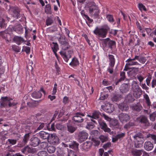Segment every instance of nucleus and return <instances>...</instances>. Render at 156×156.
<instances>
[{"label": "nucleus", "instance_id": "f257e3e1", "mask_svg": "<svg viewBox=\"0 0 156 156\" xmlns=\"http://www.w3.org/2000/svg\"><path fill=\"white\" fill-rule=\"evenodd\" d=\"M108 29L109 27L107 26L96 27L93 31V33L99 37L104 38L106 37Z\"/></svg>", "mask_w": 156, "mask_h": 156}, {"label": "nucleus", "instance_id": "f03ea898", "mask_svg": "<svg viewBox=\"0 0 156 156\" xmlns=\"http://www.w3.org/2000/svg\"><path fill=\"white\" fill-rule=\"evenodd\" d=\"M12 99H10L7 97H2L1 100L0 101V107L1 108L5 107L8 105L9 107L14 106L16 103L12 101Z\"/></svg>", "mask_w": 156, "mask_h": 156}, {"label": "nucleus", "instance_id": "7ed1b4c3", "mask_svg": "<svg viewBox=\"0 0 156 156\" xmlns=\"http://www.w3.org/2000/svg\"><path fill=\"white\" fill-rule=\"evenodd\" d=\"M89 11L90 13L95 17H97L99 14V10L98 7L94 2H92L90 3L89 7Z\"/></svg>", "mask_w": 156, "mask_h": 156}, {"label": "nucleus", "instance_id": "20e7f679", "mask_svg": "<svg viewBox=\"0 0 156 156\" xmlns=\"http://www.w3.org/2000/svg\"><path fill=\"white\" fill-rule=\"evenodd\" d=\"M85 114L80 112H77L72 117V119L75 122L81 123L84 121L83 117L85 116Z\"/></svg>", "mask_w": 156, "mask_h": 156}, {"label": "nucleus", "instance_id": "39448f33", "mask_svg": "<svg viewBox=\"0 0 156 156\" xmlns=\"http://www.w3.org/2000/svg\"><path fill=\"white\" fill-rule=\"evenodd\" d=\"M50 144L54 145H57L59 143V139L55 134H52L49 136L48 139Z\"/></svg>", "mask_w": 156, "mask_h": 156}, {"label": "nucleus", "instance_id": "423d86ee", "mask_svg": "<svg viewBox=\"0 0 156 156\" xmlns=\"http://www.w3.org/2000/svg\"><path fill=\"white\" fill-rule=\"evenodd\" d=\"M134 139L135 146L136 148H139L142 147L143 145V141L141 140V138L137 134L133 136Z\"/></svg>", "mask_w": 156, "mask_h": 156}, {"label": "nucleus", "instance_id": "0eeeda50", "mask_svg": "<svg viewBox=\"0 0 156 156\" xmlns=\"http://www.w3.org/2000/svg\"><path fill=\"white\" fill-rule=\"evenodd\" d=\"M73 52L71 51H68L66 52L61 51L60 54L64 60L68 62L69 59L71 57Z\"/></svg>", "mask_w": 156, "mask_h": 156}, {"label": "nucleus", "instance_id": "6e6552de", "mask_svg": "<svg viewBox=\"0 0 156 156\" xmlns=\"http://www.w3.org/2000/svg\"><path fill=\"white\" fill-rule=\"evenodd\" d=\"M119 117L120 121L122 123L126 122L130 119L129 116L127 114L124 113L119 114Z\"/></svg>", "mask_w": 156, "mask_h": 156}, {"label": "nucleus", "instance_id": "1a4fd4ad", "mask_svg": "<svg viewBox=\"0 0 156 156\" xmlns=\"http://www.w3.org/2000/svg\"><path fill=\"white\" fill-rule=\"evenodd\" d=\"M88 133L85 131H82L79 133L78 135L79 140L81 142L84 141L88 138Z\"/></svg>", "mask_w": 156, "mask_h": 156}, {"label": "nucleus", "instance_id": "9d476101", "mask_svg": "<svg viewBox=\"0 0 156 156\" xmlns=\"http://www.w3.org/2000/svg\"><path fill=\"white\" fill-rule=\"evenodd\" d=\"M138 121L140 122L145 126L144 128H146L150 125L149 123L147 120V118L144 116H142L137 119Z\"/></svg>", "mask_w": 156, "mask_h": 156}, {"label": "nucleus", "instance_id": "9b49d317", "mask_svg": "<svg viewBox=\"0 0 156 156\" xmlns=\"http://www.w3.org/2000/svg\"><path fill=\"white\" fill-rule=\"evenodd\" d=\"M98 122L99 124L101 127V128L105 132L109 133L110 134H111L112 133H110L111 129L107 127L106 124L103 121L101 120H98Z\"/></svg>", "mask_w": 156, "mask_h": 156}, {"label": "nucleus", "instance_id": "f8f14e48", "mask_svg": "<svg viewBox=\"0 0 156 156\" xmlns=\"http://www.w3.org/2000/svg\"><path fill=\"white\" fill-rule=\"evenodd\" d=\"M41 92H43L44 94H45V92L42 88H41L40 91H35L31 94L32 97L35 98H41L42 96Z\"/></svg>", "mask_w": 156, "mask_h": 156}, {"label": "nucleus", "instance_id": "ddd939ff", "mask_svg": "<svg viewBox=\"0 0 156 156\" xmlns=\"http://www.w3.org/2000/svg\"><path fill=\"white\" fill-rule=\"evenodd\" d=\"M110 126L113 129L118 128L119 127L118 121L116 119H112L109 122Z\"/></svg>", "mask_w": 156, "mask_h": 156}, {"label": "nucleus", "instance_id": "4468645a", "mask_svg": "<svg viewBox=\"0 0 156 156\" xmlns=\"http://www.w3.org/2000/svg\"><path fill=\"white\" fill-rule=\"evenodd\" d=\"M144 147L147 151H150L153 148V145L151 142L146 141L144 144Z\"/></svg>", "mask_w": 156, "mask_h": 156}, {"label": "nucleus", "instance_id": "2eb2a0df", "mask_svg": "<svg viewBox=\"0 0 156 156\" xmlns=\"http://www.w3.org/2000/svg\"><path fill=\"white\" fill-rule=\"evenodd\" d=\"M39 142L40 140L37 137H33L30 139V144L34 147H36L39 144Z\"/></svg>", "mask_w": 156, "mask_h": 156}, {"label": "nucleus", "instance_id": "dca6fc26", "mask_svg": "<svg viewBox=\"0 0 156 156\" xmlns=\"http://www.w3.org/2000/svg\"><path fill=\"white\" fill-rule=\"evenodd\" d=\"M100 113L98 112H94L92 115H88L87 116L90 118V120L94 122H95V121L93 120V119H96L98 118L100 115Z\"/></svg>", "mask_w": 156, "mask_h": 156}, {"label": "nucleus", "instance_id": "f3484780", "mask_svg": "<svg viewBox=\"0 0 156 156\" xmlns=\"http://www.w3.org/2000/svg\"><path fill=\"white\" fill-rule=\"evenodd\" d=\"M103 109L105 112L108 113L112 112L114 110L113 105L109 104H108L106 106H105Z\"/></svg>", "mask_w": 156, "mask_h": 156}, {"label": "nucleus", "instance_id": "a211bd4d", "mask_svg": "<svg viewBox=\"0 0 156 156\" xmlns=\"http://www.w3.org/2000/svg\"><path fill=\"white\" fill-rule=\"evenodd\" d=\"M125 135V133H120L116 136H113L112 137V142H115L117 141L119 139L122 138L124 137Z\"/></svg>", "mask_w": 156, "mask_h": 156}, {"label": "nucleus", "instance_id": "6ab92c4d", "mask_svg": "<svg viewBox=\"0 0 156 156\" xmlns=\"http://www.w3.org/2000/svg\"><path fill=\"white\" fill-rule=\"evenodd\" d=\"M13 30L18 34H20L23 31V27L20 24L16 25L13 28Z\"/></svg>", "mask_w": 156, "mask_h": 156}, {"label": "nucleus", "instance_id": "aec40b11", "mask_svg": "<svg viewBox=\"0 0 156 156\" xmlns=\"http://www.w3.org/2000/svg\"><path fill=\"white\" fill-rule=\"evenodd\" d=\"M39 136L42 139H46L48 138L50 135L48 133L43 131L40 132L38 134Z\"/></svg>", "mask_w": 156, "mask_h": 156}, {"label": "nucleus", "instance_id": "412c9836", "mask_svg": "<svg viewBox=\"0 0 156 156\" xmlns=\"http://www.w3.org/2000/svg\"><path fill=\"white\" fill-rule=\"evenodd\" d=\"M143 151L142 150L134 149L131 151V153L134 156H140L142 154Z\"/></svg>", "mask_w": 156, "mask_h": 156}, {"label": "nucleus", "instance_id": "4be33fe9", "mask_svg": "<svg viewBox=\"0 0 156 156\" xmlns=\"http://www.w3.org/2000/svg\"><path fill=\"white\" fill-rule=\"evenodd\" d=\"M130 107L132 110L138 112L140 111L142 109V107L141 105L139 104H138L137 105H131Z\"/></svg>", "mask_w": 156, "mask_h": 156}, {"label": "nucleus", "instance_id": "5701e85b", "mask_svg": "<svg viewBox=\"0 0 156 156\" xmlns=\"http://www.w3.org/2000/svg\"><path fill=\"white\" fill-rule=\"evenodd\" d=\"M109 59L110 61L109 65L111 67H113L115 62V59L114 56L112 55H108Z\"/></svg>", "mask_w": 156, "mask_h": 156}, {"label": "nucleus", "instance_id": "b1692460", "mask_svg": "<svg viewBox=\"0 0 156 156\" xmlns=\"http://www.w3.org/2000/svg\"><path fill=\"white\" fill-rule=\"evenodd\" d=\"M133 96L136 98H139L142 94V90L141 89L132 91Z\"/></svg>", "mask_w": 156, "mask_h": 156}, {"label": "nucleus", "instance_id": "393cba45", "mask_svg": "<svg viewBox=\"0 0 156 156\" xmlns=\"http://www.w3.org/2000/svg\"><path fill=\"white\" fill-rule=\"evenodd\" d=\"M129 89V85L126 84H123L120 87V90L122 92L126 93L128 91Z\"/></svg>", "mask_w": 156, "mask_h": 156}, {"label": "nucleus", "instance_id": "a878e982", "mask_svg": "<svg viewBox=\"0 0 156 156\" xmlns=\"http://www.w3.org/2000/svg\"><path fill=\"white\" fill-rule=\"evenodd\" d=\"M119 108L122 111L127 110L129 109L128 105L125 103H122L119 105Z\"/></svg>", "mask_w": 156, "mask_h": 156}, {"label": "nucleus", "instance_id": "bb28decb", "mask_svg": "<svg viewBox=\"0 0 156 156\" xmlns=\"http://www.w3.org/2000/svg\"><path fill=\"white\" fill-rule=\"evenodd\" d=\"M14 41L18 45L20 44L23 41V38L20 37L15 36L14 38Z\"/></svg>", "mask_w": 156, "mask_h": 156}, {"label": "nucleus", "instance_id": "cd10ccee", "mask_svg": "<svg viewBox=\"0 0 156 156\" xmlns=\"http://www.w3.org/2000/svg\"><path fill=\"white\" fill-rule=\"evenodd\" d=\"M90 143L87 141L82 144V147L84 150L87 151L90 148Z\"/></svg>", "mask_w": 156, "mask_h": 156}, {"label": "nucleus", "instance_id": "c85d7f7f", "mask_svg": "<svg viewBox=\"0 0 156 156\" xmlns=\"http://www.w3.org/2000/svg\"><path fill=\"white\" fill-rule=\"evenodd\" d=\"M126 61L127 62L126 65L133 66L139 64L137 62L135 61H133V60H131V58H130L128 59Z\"/></svg>", "mask_w": 156, "mask_h": 156}, {"label": "nucleus", "instance_id": "c756f323", "mask_svg": "<svg viewBox=\"0 0 156 156\" xmlns=\"http://www.w3.org/2000/svg\"><path fill=\"white\" fill-rule=\"evenodd\" d=\"M79 64V61L77 59L74 58L72 59V61L70 63L69 65L72 66H76Z\"/></svg>", "mask_w": 156, "mask_h": 156}, {"label": "nucleus", "instance_id": "7c9ffc66", "mask_svg": "<svg viewBox=\"0 0 156 156\" xmlns=\"http://www.w3.org/2000/svg\"><path fill=\"white\" fill-rule=\"evenodd\" d=\"M76 129V127H74L71 125H67L68 131L71 133H73Z\"/></svg>", "mask_w": 156, "mask_h": 156}, {"label": "nucleus", "instance_id": "2f4dec72", "mask_svg": "<svg viewBox=\"0 0 156 156\" xmlns=\"http://www.w3.org/2000/svg\"><path fill=\"white\" fill-rule=\"evenodd\" d=\"M69 147L74 150H76L78 148L79 144L75 141H73L71 144H69Z\"/></svg>", "mask_w": 156, "mask_h": 156}, {"label": "nucleus", "instance_id": "473e14b6", "mask_svg": "<svg viewBox=\"0 0 156 156\" xmlns=\"http://www.w3.org/2000/svg\"><path fill=\"white\" fill-rule=\"evenodd\" d=\"M141 89L140 87L138 86L137 82L135 81H133L132 82V91Z\"/></svg>", "mask_w": 156, "mask_h": 156}, {"label": "nucleus", "instance_id": "72a5a7b5", "mask_svg": "<svg viewBox=\"0 0 156 156\" xmlns=\"http://www.w3.org/2000/svg\"><path fill=\"white\" fill-rule=\"evenodd\" d=\"M21 151L24 154L26 153H30L32 151V150L30 147L27 146L22 149Z\"/></svg>", "mask_w": 156, "mask_h": 156}, {"label": "nucleus", "instance_id": "f704fd0d", "mask_svg": "<svg viewBox=\"0 0 156 156\" xmlns=\"http://www.w3.org/2000/svg\"><path fill=\"white\" fill-rule=\"evenodd\" d=\"M51 48L54 53H56L58 49V44L57 43L53 42Z\"/></svg>", "mask_w": 156, "mask_h": 156}, {"label": "nucleus", "instance_id": "c9c22d12", "mask_svg": "<svg viewBox=\"0 0 156 156\" xmlns=\"http://www.w3.org/2000/svg\"><path fill=\"white\" fill-rule=\"evenodd\" d=\"M47 150L49 153H53L55 151V148L52 146H50L47 148Z\"/></svg>", "mask_w": 156, "mask_h": 156}, {"label": "nucleus", "instance_id": "e433bc0d", "mask_svg": "<svg viewBox=\"0 0 156 156\" xmlns=\"http://www.w3.org/2000/svg\"><path fill=\"white\" fill-rule=\"evenodd\" d=\"M29 136L30 135L29 133H27L25 135L22 141L23 145L27 143L28 140L29 139Z\"/></svg>", "mask_w": 156, "mask_h": 156}, {"label": "nucleus", "instance_id": "4c0bfd02", "mask_svg": "<svg viewBox=\"0 0 156 156\" xmlns=\"http://www.w3.org/2000/svg\"><path fill=\"white\" fill-rule=\"evenodd\" d=\"M45 12L48 14H51V6L50 4H48L45 5Z\"/></svg>", "mask_w": 156, "mask_h": 156}, {"label": "nucleus", "instance_id": "58836bf2", "mask_svg": "<svg viewBox=\"0 0 156 156\" xmlns=\"http://www.w3.org/2000/svg\"><path fill=\"white\" fill-rule=\"evenodd\" d=\"M138 60L141 63L144 64L146 61L145 57L138 56Z\"/></svg>", "mask_w": 156, "mask_h": 156}, {"label": "nucleus", "instance_id": "ea45409f", "mask_svg": "<svg viewBox=\"0 0 156 156\" xmlns=\"http://www.w3.org/2000/svg\"><path fill=\"white\" fill-rule=\"evenodd\" d=\"M144 97L145 99L146 102L147 106H149L151 105V102L148 95L145 94L144 96Z\"/></svg>", "mask_w": 156, "mask_h": 156}, {"label": "nucleus", "instance_id": "a19ab883", "mask_svg": "<svg viewBox=\"0 0 156 156\" xmlns=\"http://www.w3.org/2000/svg\"><path fill=\"white\" fill-rule=\"evenodd\" d=\"M99 139L102 143H104L108 140V137L106 136L101 135L99 136Z\"/></svg>", "mask_w": 156, "mask_h": 156}, {"label": "nucleus", "instance_id": "79ce46f5", "mask_svg": "<svg viewBox=\"0 0 156 156\" xmlns=\"http://www.w3.org/2000/svg\"><path fill=\"white\" fill-rule=\"evenodd\" d=\"M147 137L151 138L154 140L155 143H156V136L155 135L148 134L147 135Z\"/></svg>", "mask_w": 156, "mask_h": 156}, {"label": "nucleus", "instance_id": "37998d69", "mask_svg": "<svg viewBox=\"0 0 156 156\" xmlns=\"http://www.w3.org/2000/svg\"><path fill=\"white\" fill-rule=\"evenodd\" d=\"M30 48L27 46H23V47L22 51H25L27 54H29L30 51Z\"/></svg>", "mask_w": 156, "mask_h": 156}, {"label": "nucleus", "instance_id": "c03bdc74", "mask_svg": "<svg viewBox=\"0 0 156 156\" xmlns=\"http://www.w3.org/2000/svg\"><path fill=\"white\" fill-rule=\"evenodd\" d=\"M138 8L141 11H146V9L145 6L142 3H139L138 5Z\"/></svg>", "mask_w": 156, "mask_h": 156}, {"label": "nucleus", "instance_id": "a18cd8bd", "mask_svg": "<svg viewBox=\"0 0 156 156\" xmlns=\"http://www.w3.org/2000/svg\"><path fill=\"white\" fill-rule=\"evenodd\" d=\"M67 156H77L75 152L72 150L68 151V153Z\"/></svg>", "mask_w": 156, "mask_h": 156}, {"label": "nucleus", "instance_id": "49530a36", "mask_svg": "<svg viewBox=\"0 0 156 156\" xmlns=\"http://www.w3.org/2000/svg\"><path fill=\"white\" fill-rule=\"evenodd\" d=\"M38 156H48V153L45 151H40L38 154Z\"/></svg>", "mask_w": 156, "mask_h": 156}, {"label": "nucleus", "instance_id": "de8ad7c7", "mask_svg": "<svg viewBox=\"0 0 156 156\" xmlns=\"http://www.w3.org/2000/svg\"><path fill=\"white\" fill-rule=\"evenodd\" d=\"M56 127L57 129L60 130H63L64 128V126L63 125L59 123L57 124Z\"/></svg>", "mask_w": 156, "mask_h": 156}, {"label": "nucleus", "instance_id": "09e8293b", "mask_svg": "<svg viewBox=\"0 0 156 156\" xmlns=\"http://www.w3.org/2000/svg\"><path fill=\"white\" fill-rule=\"evenodd\" d=\"M106 18L108 21L110 22H113L114 21L113 16L110 15H108L107 16Z\"/></svg>", "mask_w": 156, "mask_h": 156}, {"label": "nucleus", "instance_id": "8fccbe9b", "mask_svg": "<svg viewBox=\"0 0 156 156\" xmlns=\"http://www.w3.org/2000/svg\"><path fill=\"white\" fill-rule=\"evenodd\" d=\"M156 114L155 112H153L152 114L150 115V120L154 121L155 119V117H156Z\"/></svg>", "mask_w": 156, "mask_h": 156}, {"label": "nucleus", "instance_id": "3c124183", "mask_svg": "<svg viewBox=\"0 0 156 156\" xmlns=\"http://www.w3.org/2000/svg\"><path fill=\"white\" fill-rule=\"evenodd\" d=\"M46 126V124H45L44 123H41L39 125V126L38 127L37 129L38 130H40L42 129H45V126Z\"/></svg>", "mask_w": 156, "mask_h": 156}, {"label": "nucleus", "instance_id": "603ef678", "mask_svg": "<svg viewBox=\"0 0 156 156\" xmlns=\"http://www.w3.org/2000/svg\"><path fill=\"white\" fill-rule=\"evenodd\" d=\"M53 20L50 18L48 19L46 21V24L47 26L50 25L53 23Z\"/></svg>", "mask_w": 156, "mask_h": 156}, {"label": "nucleus", "instance_id": "864d4df0", "mask_svg": "<svg viewBox=\"0 0 156 156\" xmlns=\"http://www.w3.org/2000/svg\"><path fill=\"white\" fill-rule=\"evenodd\" d=\"M57 84L55 83L54 84V87L53 89L52 94L53 95H55L56 94L57 92Z\"/></svg>", "mask_w": 156, "mask_h": 156}, {"label": "nucleus", "instance_id": "5fc2aeb1", "mask_svg": "<svg viewBox=\"0 0 156 156\" xmlns=\"http://www.w3.org/2000/svg\"><path fill=\"white\" fill-rule=\"evenodd\" d=\"M13 16L16 17L17 18H20V14L19 11L14 10L13 12Z\"/></svg>", "mask_w": 156, "mask_h": 156}, {"label": "nucleus", "instance_id": "6e6d98bb", "mask_svg": "<svg viewBox=\"0 0 156 156\" xmlns=\"http://www.w3.org/2000/svg\"><path fill=\"white\" fill-rule=\"evenodd\" d=\"M0 35L2 37L4 38H6L7 36V31L5 30V31L1 32H0Z\"/></svg>", "mask_w": 156, "mask_h": 156}, {"label": "nucleus", "instance_id": "4d7b16f0", "mask_svg": "<svg viewBox=\"0 0 156 156\" xmlns=\"http://www.w3.org/2000/svg\"><path fill=\"white\" fill-rule=\"evenodd\" d=\"M94 127V125L91 123H88L86 128L88 129H91Z\"/></svg>", "mask_w": 156, "mask_h": 156}, {"label": "nucleus", "instance_id": "13d9d810", "mask_svg": "<svg viewBox=\"0 0 156 156\" xmlns=\"http://www.w3.org/2000/svg\"><path fill=\"white\" fill-rule=\"evenodd\" d=\"M111 146V144L110 142H108L104 144L103 146V147L105 149L110 147Z\"/></svg>", "mask_w": 156, "mask_h": 156}, {"label": "nucleus", "instance_id": "bf43d9fd", "mask_svg": "<svg viewBox=\"0 0 156 156\" xmlns=\"http://www.w3.org/2000/svg\"><path fill=\"white\" fill-rule=\"evenodd\" d=\"M48 128L50 131L54 130L55 129V125L54 124H52L51 125L50 127V126L48 127Z\"/></svg>", "mask_w": 156, "mask_h": 156}, {"label": "nucleus", "instance_id": "052dcab7", "mask_svg": "<svg viewBox=\"0 0 156 156\" xmlns=\"http://www.w3.org/2000/svg\"><path fill=\"white\" fill-rule=\"evenodd\" d=\"M69 102V100L68 98L66 96H65L64 97L63 101V103L65 104H66L68 103Z\"/></svg>", "mask_w": 156, "mask_h": 156}, {"label": "nucleus", "instance_id": "680f3d73", "mask_svg": "<svg viewBox=\"0 0 156 156\" xmlns=\"http://www.w3.org/2000/svg\"><path fill=\"white\" fill-rule=\"evenodd\" d=\"M8 141L12 145L15 144L16 142V140L9 139Z\"/></svg>", "mask_w": 156, "mask_h": 156}, {"label": "nucleus", "instance_id": "e2e57ef3", "mask_svg": "<svg viewBox=\"0 0 156 156\" xmlns=\"http://www.w3.org/2000/svg\"><path fill=\"white\" fill-rule=\"evenodd\" d=\"M93 143L94 144L95 146H98L99 145L100 142L98 140H94L93 141Z\"/></svg>", "mask_w": 156, "mask_h": 156}, {"label": "nucleus", "instance_id": "0e129e2a", "mask_svg": "<svg viewBox=\"0 0 156 156\" xmlns=\"http://www.w3.org/2000/svg\"><path fill=\"white\" fill-rule=\"evenodd\" d=\"M5 20L3 19H0V27H3L5 25Z\"/></svg>", "mask_w": 156, "mask_h": 156}, {"label": "nucleus", "instance_id": "69168bd1", "mask_svg": "<svg viewBox=\"0 0 156 156\" xmlns=\"http://www.w3.org/2000/svg\"><path fill=\"white\" fill-rule=\"evenodd\" d=\"M137 79L140 83L144 80V78L140 75H137Z\"/></svg>", "mask_w": 156, "mask_h": 156}, {"label": "nucleus", "instance_id": "338daca9", "mask_svg": "<svg viewBox=\"0 0 156 156\" xmlns=\"http://www.w3.org/2000/svg\"><path fill=\"white\" fill-rule=\"evenodd\" d=\"M106 98V95L103 93H101L99 99L100 100H103L105 99Z\"/></svg>", "mask_w": 156, "mask_h": 156}, {"label": "nucleus", "instance_id": "774afa93", "mask_svg": "<svg viewBox=\"0 0 156 156\" xmlns=\"http://www.w3.org/2000/svg\"><path fill=\"white\" fill-rule=\"evenodd\" d=\"M115 44V42L112 41H110L108 42V45L109 47L111 48L112 46H114Z\"/></svg>", "mask_w": 156, "mask_h": 156}]
</instances>
